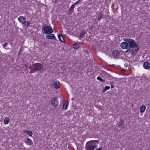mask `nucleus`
Returning a JSON list of instances; mask_svg holds the SVG:
<instances>
[{
	"mask_svg": "<svg viewBox=\"0 0 150 150\" xmlns=\"http://www.w3.org/2000/svg\"><path fill=\"white\" fill-rule=\"evenodd\" d=\"M98 141L92 140L86 142L85 146V150H94L96 147L97 146L94 144L95 143H98Z\"/></svg>",
	"mask_w": 150,
	"mask_h": 150,
	"instance_id": "nucleus-1",
	"label": "nucleus"
},
{
	"mask_svg": "<svg viewBox=\"0 0 150 150\" xmlns=\"http://www.w3.org/2000/svg\"><path fill=\"white\" fill-rule=\"evenodd\" d=\"M27 142L28 143V144L30 145L31 146L33 144L32 141L29 138L27 139Z\"/></svg>",
	"mask_w": 150,
	"mask_h": 150,
	"instance_id": "nucleus-18",
	"label": "nucleus"
},
{
	"mask_svg": "<svg viewBox=\"0 0 150 150\" xmlns=\"http://www.w3.org/2000/svg\"><path fill=\"white\" fill-rule=\"evenodd\" d=\"M58 37L60 41L61 42H64V39L62 35L60 34H58Z\"/></svg>",
	"mask_w": 150,
	"mask_h": 150,
	"instance_id": "nucleus-14",
	"label": "nucleus"
},
{
	"mask_svg": "<svg viewBox=\"0 0 150 150\" xmlns=\"http://www.w3.org/2000/svg\"><path fill=\"white\" fill-rule=\"evenodd\" d=\"M26 132L27 134L29 136H31L33 135V132L27 130Z\"/></svg>",
	"mask_w": 150,
	"mask_h": 150,
	"instance_id": "nucleus-19",
	"label": "nucleus"
},
{
	"mask_svg": "<svg viewBox=\"0 0 150 150\" xmlns=\"http://www.w3.org/2000/svg\"><path fill=\"white\" fill-rule=\"evenodd\" d=\"M46 37L48 39H53L54 40L56 39V38L54 35L53 34H52L48 35H46Z\"/></svg>",
	"mask_w": 150,
	"mask_h": 150,
	"instance_id": "nucleus-9",
	"label": "nucleus"
},
{
	"mask_svg": "<svg viewBox=\"0 0 150 150\" xmlns=\"http://www.w3.org/2000/svg\"><path fill=\"white\" fill-rule=\"evenodd\" d=\"M96 150H103L101 148H99L97 149H96Z\"/></svg>",
	"mask_w": 150,
	"mask_h": 150,
	"instance_id": "nucleus-32",
	"label": "nucleus"
},
{
	"mask_svg": "<svg viewBox=\"0 0 150 150\" xmlns=\"http://www.w3.org/2000/svg\"><path fill=\"white\" fill-rule=\"evenodd\" d=\"M73 48L75 49H76L79 48L78 44L75 43L73 45Z\"/></svg>",
	"mask_w": 150,
	"mask_h": 150,
	"instance_id": "nucleus-20",
	"label": "nucleus"
},
{
	"mask_svg": "<svg viewBox=\"0 0 150 150\" xmlns=\"http://www.w3.org/2000/svg\"><path fill=\"white\" fill-rule=\"evenodd\" d=\"M103 14L101 12H100L98 14L97 17V19L98 21H99L102 19Z\"/></svg>",
	"mask_w": 150,
	"mask_h": 150,
	"instance_id": "nucleus-12",
	"label": "nucleus"
},
{
	"mask_svg": "<svg viewBox=\"0 0 150 150\" xmlns=\"http://www.w3.org/2000/svg\"><path fill=\"white\" fill-rule=\"evenodd\" d=\"M7 44H8L7 43H5V44H4L3 45V47L5 48V49H6V47H7Z\"/></svg>",
	"mask_w": 150,
	"mask_h": 150,
	"instance_id": "nucleus-29",
	"label": "nucleus"
},
{
	"mask_svg": "<svg viewBox=\"0 0 150 150\" xmlns=\"http://www.w3.org/2000/svg\"><path fill=\"white\" fill-rule=\"evenodd\" d=\"M113 83H112V82H110V85H111V88H114V86H113Z\"/></svg>",
	"mask_w": 150,
	"mask_h": 150,
	"instance_id": "nucleus-28",
	"label": "nucleus"
},
{
	"mask_svg": "<svg viewBox=\"0 0 150 150\" xmlns=\"http://www.w3.org/2000/svg\"><path fill=\"white\" fill-rule=\"evenodd\" d=\"M84 52L85 53H86V54H87L88 53V52L86 50H85L84 51Z\"/></svg>",
	"mask_w": 150,
	"mask_h": 150,
	"instance_id": "nucleus-33",
	"label": "nucleus"
},
{
	"mask_svg": "<svg viewBox=\"0 0 150 150\" xmlns=\"http://www.w3.org/2000/svg\"><path fill=\"white\" fill-rule=\"evenodd\" d=\"M58 0H54V1L55 3H57V1H58Z\"/></svg>",
	"mask_w": 150,
	"mask_h": 150,
	"instance_id": "nucleus-35",
	"label": "nucleus"
},
{
	"mask_svg": "<svg viewBox=\"0 0 150 150\" xmlns=\"http://www.w3.org/2000/svg\"><path fill=\"white\" fill-rule=\"evenodd\" d=\"M123 127H124V126H123L122 127H121V128H123Z\"/></svg>",
	"mask_w": 150,
	"mask_h": 150,
	"instance_id": "nucleus-37",
	"label": "nucleus"
},
{
	"mask_svg": "<svg viewBox=\"0 0 150 150\" xmlns=\"http://www.w3.org/2000/svg\"><path fill=\"white\" fill-rule=\"evenodd\" d=\"M31 68L35 71H39L42 69V65L39 63H37L33 64Z\"/></svg>",
	"mask_w": 150,
	"mask_h": 150,
	"instance_id": "nucleus-4",
	"label": "nucleus"
},
{
	"mask_svg": "<svg viewBox=\"0 0 150 150\" xmlns=\"http://www.w3.org/2000/svg\"><path fill=\"white\" fill-rule=\"evenodd\" d=\"M80 3V1L78 0V1L75 3L74 4V5L75 6H76V5H78Z\"/></svg>",
	"mask_w": 150,
	"mask_h": 150,
	"instance_id": "nucleus-25",
	"label": "nucleus"
},
{
	"mask_svg": "<svg viewBox=\"0 0 150 150\" xmlns=\"http://www.w3.org/2000/svg\"><path fill=\"white\" fill-rule=\"evenodd\" d=\"M10 120V119L8 117H6L4 120V123L5 124H8Z\"/></svg>",
	"mask_w": 150,
	"mask_h": 150,
	"instance_id": "nucleus-16",
	"label": "nucleus"
},
{
	"mask_svg": "<svg viewBox=\"0 0 150 150\" xmlns=\"http://www.w3.org/2000/svg\"><path fill=\"white\" fill-rule=\"evenodd\" d=\"M143 66L146 69H148L150 67V64L148 62H144V63Z\"/></svg>",
	"mask_w": 150,
	"mask_h": 150,
	"instance_id": "nucleus-10",
	"label": "nucleus"
},
{
	"mask_svg": "<svg viewBox=\"0 0 150 150\" xmlns=\"http://www.w3.org/2000/svg\"><path fill=\"white\" fill-rule=\"evenodd\" d=\"M59 82L58 81H55L53 84L54 88H59Z\"/></svg>",
	"mask_w": 150,
	"mask_h": 150,
	"instance_id": "nucleus-11",
	"label": "nucleus"
},
{
	"mask_svg": "<svg viewBox=\"0 0 150 150\" xmlns=\"http://www.w3.org/2000/svg\"><path fill=\"white\" fill-rule=\"evenodd\" d=\"M83 0H79V1H80V3L81 2V1Z\"/></svg>",
	"mask_w": 150,
	"mask_h": 150,
	"instance_id": "nucleus-36",
	"label": "nucleus"
},
{
	"mask_svg": "<svg viewBox=\"0 0 150 150\" xmlns=\"http://www.w3.org/2000/svg\"><path fill=\"white\" fill-rule=\"evenodd\" d=\"M130 53L132 55H134V52L133 50H130Z\"/></svg>",
	"mask_w": 150,
	"mask_h": 150,
	"instance_id": "nucleus-24",
	"label": "nucleus"
},
{
	"mask_svg": "<svg viewBox=\"0 0 150 150\" xmlns=\"http://www.w3.org/2000/svg\"><path fill=\"white\" fill-rule=\"evenodd\" d=\"M75 6L73 4L72 6L70 7L71 9H74V8L75 7Z\"/></svg>",
	"mask_w": 150,
	"mask_h": 150,
	"instance_id": "nucleus-30",
	"label": "nucleus"
},
{
	"mask_svg": "<svg viewBox=\"0 0 150 150\" xmlns=\"http://www.w3.org/2000/svg\"><path fill=\"white\" fill-rule=\"evenodd\" d=\"M68 101L64 102L62 107V109L64 110H66L68 107Z\"/></svg>",
	"mask_w": 150,
	"mask_h": 150,
	"instance_id": "nucleus-13",
	"label": "nucleus"
},
{
	"mask_svg": "<svg viewBox=\"0 0 150 150\" xmlns=\"http://www.w3.org/2000/svg\"><path fill=\"white\" fill-rule=\"evenodd\" d=\"M146 107L145 105H142L140 107V111L141 112H144L146 109Z\"/></svg>",
	"mask_w": 150,
	"mask_h": 150,
	"instance_id": "nucleus-15",
	"label": "nucleus"
},
{
	"mask_svg": "<svg viewBox=\"0 0 150 150\" xmlns=\"http://www.w3.org/2000/svg\"><path fill=\"white\" fill-rule=\"evenodd\" d=\"M84 33L83 32H81L80 34V36L81 37H83L84 36Z\"/></svg>",
	"mask_w": 150,
	"mask_h": 150,
	"instance_id": "nucleus-27",
	"label": "nucleus"
},
{
	"mask_svg": "<svg viewBox=\"0 0 150 150\" xmlns=\"http://www.w3.org/2000/svg\"><path fill=\"white\" fill-rule=\"evenodd\" d=\"M18 20L19 22L22 24H25L26 18L23 16H20L18 18Z\"/></svg>",
	"mask_w": 150,
	"mask_h": 150,
	"instance_id": "nucleus-7",
	"label": "nucleus"
},
{
	"mask_svg": "<svg viewBox=\"0 0 150 150\" xmlns=\"http://www.w3.org/2000/svg\"><path fill=\"white\" fill-rule=\"evenodd\" d=\"M124 121L123 120H121L119 122V126L120 127L122 126L124 124Z\"/></svg>",
	"mask_w": 150,
	"mask_h": 150,
	"instance_id": "nucleus-21",
	"label": "nucleus"
},
{
	"mask_svg": "<svg viewBox=\"0 0 150 150\" xmlns=\"http://www.w3.org/2000/svg\"><path fill=\"white\" fill-rule=\"evenodd\" d=\"M26 26L27 28L29 26V24L28 23H26V22L25 23V24H24Z\"/></svg>",
	"mask_w": 150,
	"mask_h": 150,
	"instance_id": "nucleus-26",
	"label": "nucleus"
},
{
	"mask_svg": "<svg viewBox=\"0 0 150 150\" xmlns=\"http://www.w3.org/2000/svg\"><path fill=\"white\" fill-rule=\"evenodd\" d=\"M97 79L98 80L100 81L101 82H103L104 81L99 76L97 77Z\"/></svg>",
	"mask_w": 150,
	"mask_h": 150,
	"instance_id": "nucleus-22",
	"label": "nucleus"
},
{
	"mask_svg": "<svg viewBox=\"0 0 150 150\" xmlns=\"http://www.w3.org/2000/svg\"><path fill=\"white\" fill-rule=\"evenodd\" d=\"M69 13H71L74 12V9H71L70 8L69 11Z\"/></svg>",
	"mask_w": 150,
	"mask_h": 150,
	"instance_id": "nucleus-23",
	"label": "nucleus"
},
{
	"mask_svg": "<svg viewBox=\"0 0 150 150\" xmlns=\"http://www.w3.org/2000/svg\"><path fill=\"white\" fill-rule=\"evenodd\" d=\"M120 52L119 51L114 50L112 52V54L113 57L116 58L119 56Z\"/></svg>",
	"mask_w": 150,
	"mask_h": 150,
	"instance_id": "nucleus-8",
	"label": "nucleus"
},
{
	"mask_svg": "<svg viewBox=\"0 0 150 150\" xmlns=\"http://www.w3.org/2000/svg\"><path fill=\"white\" fill-rule=\"evenodd\" d=\"M124 66L125 67H127V66H128V64H124Z\"/></svg>",
	"mask_w": 150,
	"mask_h": 150,
	"instance_id": "nucleus-31",
	"label": "nucleus"
},
{
	"mask_svg": "<svg viewBox=\"0 0 150 150\" xmlns=\"http://www.w3.org/2000/svg\"><path fill=\"white\" fill-rule=\"evenodd\" d=\"M121 48L123 49L129 50L128 42L126 41L122 42L120 45Z\"/></svg>",
	"mask_w": 150,
	"mask_h": 150,
	"instance_id": "nucleus-6",
	"label": "nucleus"
},
{
	"mask_svg": "<svg viewBox=\"0 0 150 150\" xmlns=\"http://www.w3.org/2000/svg\"><path fill=\"white\" fill-rule=\"evenodd\" d=\"M51 104L54 107H56L58 105V102L57 97H54L52 98L50 101Z\"/></svg>",
	"mask_w": 150,
	"mask_h": 150,
	"instance_id": "nucleus-5",
	"label": "nucleus"
},
{
	"mask_svg": "<svg viewBox=\"0 0 150 150\" xmlns=\"http://www.w3.org/2000/svg\"><path fill=\"white\" fill-rule=\"evenodd\" d=\"M112 7H114V4H112Z\"/></svg>",
	"mask_w": 150,
	"mask_h": 150,
	"instance_id": "nucleus-34",
	"label": "nucleus"
},
{
	"mask_svg": "<svg viewBox=\"0 0 150 150\" xmlns=\"http://www.w3.org/2000/svg\"><path fill=\"white\" fill-rule=\"evenodd\" d=\"M42 30L43 33L46 34H51L53 32L52 28L46 25H43Z\"/></svg>",
	"mask_w": 150,
	"mask_h": 150,
	"instance_id": "nucleus-3",
	"label": "nucleus"
},
{
	"mask_svg": "<svg viewBox=\"0 0 150 150\" xmlns=\"http://www.w3.org/2000/svg\"><path fill=\"white\" fill-rule=\"evenodd\" d=\"M110 87L109 86H106L105 87L102 89V92L104 93L106 91L109 89L110 88Z\"/></svg>",
	"mask_w": 150,
	"mask_h": 150,
	"instance_id": "nucleus-17",
	"label": "nucleus"
},
{
	"mask_svg": "<svg viewBox=\"0 0 150 150\" xmlns=\"http://www.w3.org/2000/svg\"><path fill=\"white\" fill-rule=\"evenodd\" d=\"M123 40L128 42L129 50L131 48L134 49L137 47L136 42L132 39L125 38L123 39Z\"/></svg>",
	"mask_w": 150,
	"mask_h": 150,
	"instance_id": "nucleus-2",
	"label": "nucleus"
}]
</instances>
